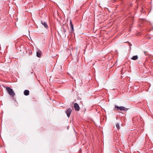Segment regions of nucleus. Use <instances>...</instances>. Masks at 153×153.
Here are the masks:
<instances>
[{
	"label": "nucleus",
	"mask_w": 153,
	"mask_h": 153,
	"mask_svg": "<svg viewBox=\"0 0 153 153\" xmlns=\"http://www.w3.org/2000/svg\"><path fill=\"white\" fill-rule=\"evenodd\" d=\"M41 51L40 50L37 49L36 52L37 56L39 58L41 57Z\"/></svg>",
	"instance_id": "423d86ee"
},
{
	"label": "nucleus",
	"mask_w": 153,
	"mask_h": 153,
	"mask_svg": "<svg viewBox=\"0 0 153 153\" xmlns=\"http://www.w3.org/2000/svg\"><path fill=\"white\" fill-rule=\"evenodd\" d=\"M41 24L43 25L44 27L46 28H47L48 27V26L47 23L45 22H43L42 21H41Z\"/></svg>",
	"instance_id": "0eeeda50"
},
{
	"label": "nucleus",
	"mask_w": 153,
	"mask_h": 153,
	"mask_svg": "<svg viewBox=\"0 0 153 153\" xmlns=\"http://www.w3.org/2000/svg\"><path fill=\"white\" fill-rule=\"evenodd\" d=\"M71 31L70 33H71V32L72 33V32H73L74 31V29L73 25H72L71 26Z\"/></svg>",
	"instance_id": "9d476101"
},
{
	"label": "nucleus",
	"mask_w": 153,
	"mask_h": 153,
	"mask_svg": "<svg viewBox=\"0 0 153 153\" xmlns=\"http://www.w3.org/2000/svg\"><path fill=\"white\" fill-rule=\"evenodd\" d=\"M114 110L115 111L120 110V111H126L128 110V109L123 106L119 107L116 105H115L114 107Z\"/></svg>",
	"instance_id": "f257e3e1"
},
{
	"label": "nucleus",
	"mask_w": 153,
	"mask_h": 153,
	"mask_svg": "<svg viewBox=\"0 0 153 153\" xmlns=\"http://www.w3.org/2000/svg\"><path fill=\"white\" fill-rule=\"evenodd\" d=\"M74 107L76 110L77 111H79V107L77 103H74Z\"/></svg>",
	"instance_id": "20e7f679"
},
{
	"label": "nucleus",
	"mask_w": 153,
	"mask_h": 153,
	"mask_svg": "<svg viewBox=\"0 0 153 153\" xmlns=\"http://www.w3.org/2000/svg\"><path fill=\"white\" fill-rule=\"evenodd\" d=\"M72 109L71 108H68L66 111V113L67 116L69 117L70 116L71 114V112Z\"/></svg>",
	"instance_id": "39448f33"
},
{
	"label": "nucleus",
	"mask_w": 153,
	"mask_h": 153,
	"mask_svg": "<svg viewBox=\"0 0 153 153\" xmlns=\"http://www.w3.org/2000/svg\"><path fill=\"white\" fill-rule=\"evenodd\" d=\"M70 25H71V26L72 25H73V24H72V21H71V20H70Z\"/></svg>",
	"instance_id": "f8f14e48"
},
{
	"label": "nucleus",
	"mask_w": 153,
	"mask_h": 153,
	"mask_svg": "<svg viewBox=\"0 0 153 153\" xmlns=\"http://www.w3.org/2000/svg\"><path fill=\"white\" fill-rule=\"evenodd\" d=\"M146 52H144V53L146 55Z\"/></svg>",
	"instance_id": "ddd939ff"
},
{
	"label": "nucleus",
	"mask_w": 153,
	"mask_h": 153,
	"mask_svg": "<svg viewBox=\"0 0 153 153\" xmlns=\"http://www.w3.org/2000/svg\"><path fill=\"white\" fill-rule=\"evenodd\" d=\"M6 88L9 94L12 97H13L15 95V93L13 89L8 87H6Z\"/></svg>",
	"instance_id": "f03ea898"
},
{
	"label": "nucleus",
	"mask_w": 153,
	"mask_h": 153,
	"mask_svg": "<svg viewBox=\"0 0 153 153\" xmlns=\"http://www.w3.org/2000/svg\"><path fill=\"white\" fill-rule=\"evenodd\" d=\"M116 127L118 130H119V129H120V128L119 124V123H117L116 124Z\"/></svg>",
	"instance_id": "9b49d317"
},
{
	"label": "nucleus",
	"mask_w": 153,
	"mask_h": 153,
	"mask_svg": "<svg viewBox=\"0 0 153 153\" xmlns=\"http://www.w3.org/2000/svg\"><path fill=\"white\" fill-rule=\"evenodd\" d=\"M138 58V56L137 55H135L133 56L131 59L133 60H137Z\"/></svg>",
	"instance_id": "1a4fd4ad"
},
{
	"label": "nucleus",
	"mask_w": 153,
	"mask_h": 153,
	"mask_svg": "<svg viewBox=\"0 0 153 153\" xmlns=\"http://www.w3.org/2000/svg\"><path fill=\"white\" fill-rule=\"evenodd\" d=\"M59 33L62 35H64L66 36V29L64 27H62L61 29L59 30Z\"/></svg>",
	"instance_id": "7ed1b4c3"
},
{
	"label": "nucleus",
	"mask_w": 153,
	"mask_h": 153,
	"mask_svg": "<svg viewBox=\"0 0 153 153\" xmlns=\"http://www.w3.org/2000/svg\"><path fill=\"white\" fill-rule=\"evenodd\" d=\"M24 94L25 95H28L29 94V91L27 90H25L24 92Z\"/></svg>",
	"instance_id": "6e6552de"
}]
</instances>
